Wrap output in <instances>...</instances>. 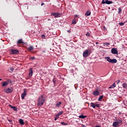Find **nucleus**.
<instances>
[{
  "label": "nucleus",
  "mask_w": 127,
  "mask_h": 127,
  "mask_svg": "<svg viewBox=\"0 0 127 127\" xmlns=\"http://www.w3.org/2000/svg\"><path fill=\"white\" fill-rule=\"evenodd\" d=\"M45 96L44 95H41L39 96L38 100V106L39 107H42L43 105H44V103H45Z\"/></svg>",
  "instance_id": "obj_1"
},
{
  "label": "nucleus",
  "mask_w": 127,
  "mask_h": 127,
  "mask_svg": "<svg viewBox=\"0 0 127 127\" xmlns=\"http://www.w3.org/2000/svg\"><path fill=\"white\" fill-rule=\"evenodd\" d=\"M105 59L107 60L108 62H109V63H111L112 64H115L118 62L117 59H111V58H110V57H105Z\"/></svg>",
  "instance_id": "obj_2"
},
{
  "label": "nucleus",
  "mask_w": 127,
  "mask_h": 127,
  "mask_svg": "<svg viewBox=\"0 0 127 127\" xmlns=\"http://www.w3.org/2000/svg\"><path fill=\"white\" fill-rule=\"evenodd\" d=\"M117 122H114L113 123V126L114 127H120V124H123V121L118 119L117 120Z\"/></svg>",
  "instance_id": "obj_3"
},
{
  "label": "nucleus",
  "mask_w": 127,
  "mask_h": 127,
  "mask_svg": "<svg viewBox=\"0 0 127 127\" xmlns=\"http://www.w3.org/2000/svg\"><path fill=\"white\" fill-rule=\"evenodd\" d=\"M3 91L4 92H5V93H6L7 94H10V93H12V92H13V88L8 87L6 89H4Z\"/></svg>",
  "instance_id": "obj_4"
},
{
  "label": "nucleus",
  "mask_w": 127,
  "mask_h": 127,
  "mask_svg": "<svg viewBox=\"0 0 127 127\" xmlns=\"http://www.w3.org/2000/svg\"><path fill=\"white\" fill-rule=\"evenodd\" d=\"M90 52H89V50H86L83 53V57L85 58H86V57H88L89 55H90Z\"/></svg>",
  "instance_id": "obj_5"
},
{
  "label": "nucleus",
  "mask_w": 127,
  "mask_h": 127,
  "mask_svg": "<svg viewBox=\"0 0 127 127\" xmlns=\"http://www.w3.org/2000/svg\"><path fill=\"white\" fill-rule=\"evenodd\" d=\"M62 14L59 13V12H52L51 13V15L53 16H55V18L56 17H60Z\"/></svg>",
  "instance_id": "obj_6"
},
{
  "label": "nucleus",
  "mask_w": 127,
  "mask_h": 127,
  "mask_svg": "<svg viewBox=\"0 0 127 127\" xmlns=\"http://www.w3.org/2000/svg\"><path fill=\"white\" fill-rule=\"evenodd\" d=\"M101 3H102V4H105V3L106 4H111V3H113V1L109 0H102Z\"/></svg>",
  "instance_id": "obj_7"
},
{
  "label": "nucleus",
  "mask_w": 127,
  "mask_h": 127,
  "mask_svg": "<svg viewBox=\"0 0 127 127\" xmlns=\"http://www.w3.org/2000/svg\"><path fill=\"white\" fill-rule=\"evenodd\" d=\"M111 53H112V54H117V55H118V52L117 48H113L111 49Z\"/></svg>",
  "instance_id": "obj_8"
},
{
  "label": "nucleus",
  "mask_w": 127,
  "mask_h": 127,
  "mask_svg": "<svg viewBox=\"0 0 127 127\" xmlns=\"http://www.w3.org/2000/svg\"><path fill=\"white\" fill-rule=\"evenodd\" d=\"M27 91V89H24V92L21 94V99L22 100H24V98L27 94H26V91Z\"/></svg>",
  "instance_id": "obj_9"
},
{
  "label": "nucleus",
  "mask_w": 127,
  "mask_h": 127,
  "mask_svg": "<svg viewBox=\"0 0 127 127\" xmlns=\"http://www.w3.org/2000/svg\"><path fill=\"white\" fill-rule=\"evenodd\" d=\"M92 94L93 96H99V95H100V91H99V90L96 89L93 91Z\"/></svg>",
  "instance_id": "obj_10"
},
{
  "label": "nucleus",
  "mask_w": 127,
  "mask_h": 127,
  "mask_svg": "<svg viewBox=\"0 0 127 127\" xmlns=\"http://www.w3.org/2000/svg\"><path fill=\"white\" fill-rule=\"evenodd\" d=\"M11 54H18L19 51L17 50L11 49L10 50Z\"/></svg>",
  "instance_id": "obj_11"
},
{
  "label": "nucleus",
  "mask_w": 127,
  "mask_h": 127,
  "mask_svg": "<svg viewBox=\"0 0 127 127\" xmlns=\"http://www.w3.org/2000/svg\"><path fill=\"white\" fill-rule=\"evenodd\" d=\"M32 75H33V70L32 68H30L29 70V77H32Z\"/></svg>",
  "instance_id": "obj_12"
},
{
  "label": "nucleus",
  "mask_w": 127,
  "mask_h": 127,
  "mask_svg": "<svg viewBox=\"0 0 127 127\" xmlns=\"http://www.w3.org/2000/svg\"><path fill=\"white\" fill-rule=\"evenodd\" d=\"M8 85V82L7 81H3L2 83V87H6Z\"/></svg>",
  "instance_id": "obj_13"
},
{
  "label": "nucleus",
  "mask_w": 127,
  "mask_h": 127,
  "mask_svg": "<svg viewBox=\"0 0 127 127\" xmlns=\"http://www.w3.org/2000/svg\"><path fill=\"white\" fill-rule=\"evenodd\" d=\"M116 82H115L110 87H109V89H114V88H116Z\"/></svg>",
  "instance_id": "obj_14"
},
{
  "label": "nucleus",
  "mask_w": 127,
  "mask_h": 127,
  "mask_svg": "<svg viewBox=\"0 0 127 127\" xmlns=\"http://www.w3.org/2000/svg\"><path fill=\"white\" fill-rule=\"evenodd\" d=\"M19 123L20 125H22V126H23V125H24V121H23V120L22 119H19Z\"/></svg>",
  "instance_id": "obj_15"
},
{
  "label": "nucleus",
  "mask_w": 127,
  "mask_h": 127,
  "mask_svg": "<svg viewBox=\"0 0 127 127\" xmlns=\"http://www.w3.org/2000/svg\"><path fill=\"white\" fill-rule=\"evenodd\" d=\"M122 87H123V88H124V89H127V83H123Z\"/></svg>",
  "instance_id": "obj_16"
},
{
  "label": "nucleus",
  "mask_w": 127,
  "mask_h": 127,
  "mask_svg": "<svg viewBox=\"0 0 127 127\" xmlns=\"http://www.w3.org/2000/svg\"><path fill=\"white\" fill-rule=\"evenodd\" d=\"M85 16H89V15H91V11H87L85 14Z\"/></svg>",
  "instance_id": "obj_17"
},
{
  "label": "nucleus",
  "mask_w": 127,
  "mask_h": 127,
  "mask_svg": "<svg viewBox=\"0 0 127 127\" xmlns=\"http://www.w3.org/2000/svg\"><path fill=\"white\" fill-rule=\"evenodd\" d=\"M90 105L93 108V109H95L96 108V104H95V103H90Z\"/></svg>",
  "instance_id": "obj_18"
},
{
  "label": "nucleus",
  "mask_w": 127,
  "mask_h": 127,
  "mask_svg": "<svg viewBox=\"0 0 127 127\" xmlns=\"http://www.w3.org/2000/svg\"><path fill=\"white\" fill-rule=\"evenodd\" d=\"M77 23V21L76 20V18H74L72 21V24H76Z\"/></svg>",
  "instance_id": "obj_19"
},
{
  "label": "nucleus",
  "mask_w": 127,
  "mask_h": 127,
  "mask_svg": "<svg viewBox=\"0 0 127 127\" xmlns=\"http://www.w3.org/2000/svg\"><path fill=\"white\" fill-rule=\"evenodd\" d=\"M17 43L18 44H22V43H23V42L22 41V39L18 40V41H17Z\"/></svg>",
  "instance_id": "obj_20"
},
{
  "label": "nucleus",
  "mask_w": 127,
  "mask_h": 127,
  "mask_svg": "<svg viewBox=\"0 0 127 127\" xmlns=\"http://www.w3.org/2000/svg\"><path fill=\"white\" fill-rule=\"evenodd\" d=\"M103 98H104V95L100 96L98 98L99 102H101V101H102V99H103Z\"/></svg>",
  "instance_id": "obj_21"
},
{
  "label": "nucleus",
  "mask_w": 127,
  "mask_h": 127,
  "mask_svg": "<svg viewBox=\"0 0 127 127\" xmlns=\"http://www.w3.org/2000/svg\"><path fill=\"white\" fill-rule=\"evenodd\" d=\"M79 119H85L86 118H87L86 116H84V115H80L79 116Z\"/></svg>",
  "instance_id": "obj_22"
},
{
  "label": "nucleus",
  "mask_w": 127,
  "mask_h": 127,
  "mask_svg": "<svg viewBox=\"0 0 127 127\" xmlns=\"http://www.w3.org/2000/svg\"><path fill=\"white\" fill-rule=\"evenodd\" d=\"M34 48L32 46H30L28 48V50L29 51H32V50H33Z\"/></svg>",
  "instance_id": "obj_23"
},
{
  "label": "nucleus",
  "mask_w": 127,
  "mask_h": 127,
  "mask_svg": "<svg viewBox=\"0 0 127 127\" xmlns=\"http://www.w3.org/2000/svg\"><path fill=\"white\" fill-rule=\"evenodd\" d=\"M63 111H60L58 113V114H57L58 116H59V117H60V116H61V115H63Z\"/></svg>",
  "instance_id": "obj_24"
},
{
  "label": "nucleus",
  "mask_w": 127,
  "mask_h": 127,
  "mask_svg": "<svg viewBox=\"0 0 127 127\" xmlns=\"http://www.w3.org/2000/svg\"><path fill=\"white\" fill-rule=\"evenodd\" d=\"M61 102H59V103H57L56 104V107H57L58 108H59V107H60V106H61Z\"/></svg>",
  "instance_id": "obj_25"
},
{
  "label": "nucleus",
  "mask_w": 127,
  "mask_h": 127,
  "mask_svg": "<svg viewBox=\"0 0 127 127\" xmlns=\"http://www.w3.org/2000/svg\"><path fill=\"white\" fill-rule=\"evenodd\" d=\"M110 43H103V45L104 46H109V45H110Z\"/></svg>",
  "instance_id": "obj_26"
},
{
  "label": "nucleus",
  "mask_w": 127,
  "mask_h": 127,
  "mask_svg": "<svg viewBox=\"0 0 127 127\" xmlns=\"http://www.w3.org/2000/svg\"><path fill=\"white\" fill-rule=\"evenodd\" d=\"M125 23H126L125 22H120L119 23V25H121V26H123V25H125Z\"/></svg>",
  "instance_id": "obj_27"
},
{
  "label": "nucleus",
  "mask_w": 127,
  "mask_h": 127,
  "mask_svg": "<svg viewBox=\"0 0 127 127\" xmlns=\"http://www.w3.org/2000/svg\"><path fill=\"white\" fill-rule=\"evenodd\" d=\"M59 119V116L57 115V114L56 115V117L55 118V121H57Z\"/></svg>",
  "instance_id": "obj_28"
},
{
  "label": "nucleus",
  "mask_w": 127,
  "mask_h": 127,
  "mask_svg": "<svg viewBox=\"0 0 127 127\" xmlns=\"http://www.w3.org/2000/svg\"><path fill=\"white\" fill-rule=\"evenodd\" d=\"M122 12V8L121 7H119L118 8V13H121Z\"/></svg>",
  "instance_id": "obj_29"
},
{
  "label": "nucleus",
  "mask_w": 127,
  "mask_h": 127,
  "mask_svg": "<svg viewBox=\"0 0 127 127\" xmlns=\"http://www.w3.org/2000/svg\"><path fill=\"white\" fill-rule=\"evenodd\" d=\"M13 111H17V108H16V107L15 106H14V107H13Z\"/></svg>",
  "instance_id": "obj_30"
},
{
  "label": "nucleus",
  "mask_w": 127,
  "mask_h": 127,
  "mask_svg": "<svg viewBox=\"0 0 127 127\" xmlns=\"http://www.w3.org/2000/svg\"><path fill=\"white\" fill-rule=\"evenodd\" d=\"M30 60H35V57H31L30 58Z\"/></svg>",
  "instance_id": "obj_31"
},
{
  "label": "nucleus",
  "mask_w": 127,
  "mask_h": 127,
  "mask_svg": "<svg viewBox=\"0 0 127 127\" xmlns=\"http://www.w3.org/2000/svg\"><path fill=\"white\" fill-rule=\"evenodd\" d=\"M7 83H11V79H7Z\"/></svg>",
  "instance_id": "obj_32"
},
{
  "label": "nucleus",
  "mask_w": 127,
  "mask_h": 127,
  "mask_svg": "<svg viewBox=\"0 0 127 127\" xmlns=\"http://www.w3.org/2000/svg\"><path fill=\"white\" fill-rule=\"evenodd\" d=\"M13 71V67H10L9 69V72H12Z\"/></svg>",
  "instance_id": "obj_33"
},
{
  "label": "nucleus",
  "mask_w": 127,
  "mask_h": 127,
  "mask_svg": "<svg viewBox=\"0 0 127 127\" xmlns=\"http://www.w3.org/2000/svg\"><path fill=\"white\" fill-rule=\"evenodd\" d=\"M61 124L62 125V126H67V124L65 123V122H62Z\"/></svg>",
  "instance_id": "obj_34"
},
{
  "label": "nucleus",
  "mask_w": 127,
  "mask_h": 127,
  "mask_svg": "<svg viewBox=\"0 0 127 127\" xmlns=\"http://www.w3.org/2000/svg\"><path fill=\"white\" fill-rule=\"evenodd\" d=\"M7 121L10 123V124H12V121L10 119H8Z\"/></svg>",
  "instance_id": "obj_35"
},
{
  "label": "nucleus",
  "mask_w": 127,
  "mask_h": 127,
  "mask_svg": "<svg viewBox=\"0 0 127 127\" xmlns=\"http://www.w3.org/2000/svg\"><path fill=\"white\" fill-rule=\"evenodd\" d=\"M120 82H121V80H120V79L117 80L116 81H115V83H117V84H120Z\"/></svg>",
  "instance_id": "obj_36"
},
{
  "label": "nucleus",
  "mask_w": 127,
  "mask_h": 127,
  "mask_svg": "<svg viewBox=\"0 0 127 127\" xmlns=\"http://www.w3.org/2000/svg\"><path fill=\"white\" fill-rule=\"evenodd\" d=\"M86 36H89L90 37V33H89V32H87L86 34H85Z\"/></svg>",
  "instance_id": "obj_37"
},
{
  "label": "nucleus",
  "mask_w": 127,
  "mask_h": 127,
  "mask_svg": "<svg viewBox=\"0 0 127 127\" xmlns=\"http://www.w3.org/2000/svg\"><path fill=\"white\" fill-rule=\"evenodd\" d=\"M97 107V108H100V104H96L95 105V107Z\"/></svg>",
  "instance_id": "obj_38"
},
{
  "label": "nucleus",
  "mask_w": 127,
  "mask_h": 127,
  "mask_svg": "<svg viewBox=\"0 0 127 127\" xmlns=\"http://www.w3.org/2000/svg\"><path fill=\"white\" fill-rule=\"evenodd\" d=\"M53 83H55L56 82V80H55V79H53Z\"/></svg>",
  "instance_id": "obj_39"
},
{
  "label": "nucleus",
  "mask_w": 127,
  "mask_h": 127,
  "mask_svg": "<svg viewBox=\"0 0 127 127\" xmlns=\"http://www.w3.org/2000/svg\"><path fill=\"white\" fill-rule=\"evenodd\" d=\"M9 106H10V108H11V109H13V107H14V106H12V105H9Z\"/></svg>",
  "instance_id": "obj_40"
},
{
  "label": "nucleus",
  "mask_w": 127,
  "mask_h": 127,
  "mask_svg": "<svg viewBox=\"0 0 127 127\" xmlns=\"http://www.w3.org/2000/svg\"><path fill=\"white\" fill-rule=\"evenodd\" d=\"M41 37L42 38H44V37H45V36H44V35H42Z\"/></svg>",
  "instance_id": "obj_41"
},
{
  "label": "nucleus",
  "mask_w": 127,
  "mask_h": 127,
  "mask_svg": "<svg viewBox=\"0 0 127 127\" xmlns=\"http://www.w3.org/2000/svg\"><path fill=\"white\" fill-rule=\"evenodd\" d=\"M78 17V15L75 14L74 16V18H76V17Z\"/></svg>",
  "instance_id": "obj_42"
},
{
  "label": "nucleus",
  "mask_w": 127,
  "mask_h": 127,
  "mask_svg": "<svg viewBox=\"0 0 127 127\" xmlns=\"http://www.w3.org/2000/svg\"><path fill=\"white\" fill-rule=\"evenodd\" d=\"M67 32H68V33H70V32H71V31H70V30H68L67 31Z\"/></svg>",
  "instance_id": "obj_43"
},
{
  "label": "nucleus",
  "mask_w": 127,
  "mask_h": 127,
  "mask_svg": "<svg viewBox=\"0 0 127 127\" xmlns=\"http://www.w3.org/2000/svg\"><path fill=\"white\" fill-rule=\"evenodd\" d=\"M41 5L42 6V5H44V3H41Z\"/></svg>",
  "instance_id": "obj_44"
},
{
  "label": "nucleus",
  "mask_w": 127,
  "mask_h": 127,
  "mask_svg": "<svg viewBox=\"0 0 127 127\" xmlns=\"http://www.w3.org/2000/svg\"><path fill=\"white\" fill-rule=\"evenodd\" d=\"M96 127H100L99 126H97Z\"/></svg>",
  "instance_id": "obj_45"
},
{
  "label": "nucleus",
  "mask_w": 127,
  "mask_h": 127,
  "mask_svg": "<svg viewBox=\"0 0 127 127\" xmlns=\"http://www.w3.org/2000/svg\"><path fill=\"white\" fill-rule=\"evenodd\" d=\"M1 80H2V79L0 78V81H1Z\"/></svg>",
  "instance_id": "obj_46"
},
{
  "label": "nucleus",
  "mask_w": 127,
  "mask_h": 127,
  "mask_svg": "<svg viewBox=\"0 0 127 127\" xmlns=\"http://www.w3.org/2000/svg\"><path fill=\"white\" fill-rule=\"evenodd\" d=\"M126 22H127V20H126Z\"/></svg>",
  "instance_id": "obj_47"
},
{
  "label": "nucleus",
  "mask_w": 127,
  "mask_h": 127,
  "mask_svg": "<svg viewBox=\"0 0 127 127\" xmlns=\"http://www.w3.org/2000/svg\"><path fill=\"white\" fill-rule=\"evenodd\" d=\"M48 20H50V19H49Z\"/></svg>",
  "instance_id": "obj_48"
}]
</instances>
